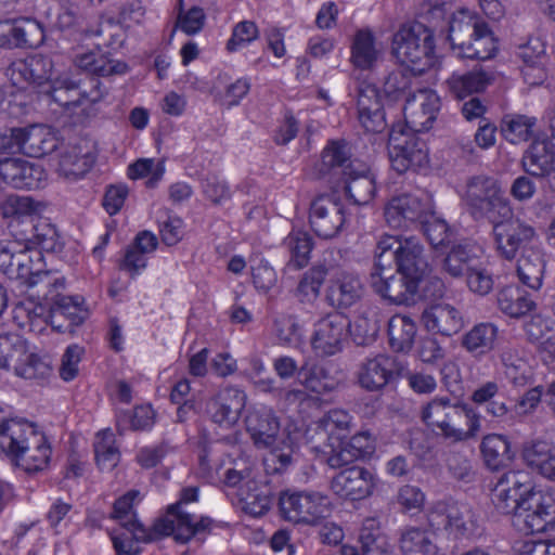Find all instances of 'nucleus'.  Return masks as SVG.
Segmentation results:
<instances>
[{"mask_svg":"<svg viewBox=\"0 0 555 555\" xmlns=\"http://www.w3.org/2000/svg\"><path fill=\"white\" fill-rule=\"evenodd\" d=\"M493 503L501 514H513L514 524L525 533L542 532L554 519L553 496L535 489L522 470H509L501 476Z\"/></svg>","mask_w":555,"mask_h":555,"instance_id":"obj_1","label":"nucleus"},{"mask_svg":"<svg viewBox=\"0 0 555 555\" xmlns=\"http://www.w3.org/2000/svg\"><path fill=\"white\" fill-rule=\"evenodd\" d=\"M421 421L437 437L451 443L474 438L480 429V417L473 406L436 396L421 408Z\"/></svg>","mask_w":555,"mask_h":555,"instance_id":"obj_2","label":"nucleus"},{"mask_svg":"<svg viewBox=\"0 0 555 555\" xmlns=\"http://www.w3.org/2000/svg\"><path fill=\"white\" fill-rule=\"evenodd\" d=\"M376 264L380 269H392L421 283L429 272L424 246L415 236L383 235L375 248Z\"/></svg>","mask_w":555,"mask_h":555,"instance_id":"obj_3","label":"nucleus"},{"mask_svg":"<svg viewBox=\"0 0 555 555\" xmlns=\"http://www.w3.org/2000/svg\"><path fill=\"white\" fill-rule=\"evenodd\" d=\"M197 499V487L183 488L179 501L168 506L164 517L155 520V530L172 535L179 543H188L191 540L203 542L211 529L212 520L209 517L197 518L184 508L185 504L196 502Z\"/></svg>","mask_w":555,"mask_h":555,"instance_id":"obj_4","label":"nucleus"},{"mask_svg":"<svg viewBox=\"0 0 555 555\" xmlns=\"http://www.w3.org/2000/svg\"><path fill=\"white\" fill-rule=\"evenodd\" d=\"M391 53L401 64L425 72L435 62L433 30L418 22L402 24L392 36Z\"/></svg>","mask_w":555,"mask_h":555,"instance_id":"obj_5","label":"nucleus"},{"mask_svg":"<svg viewBox=\"0 0 555 555\" xmlns=\"http://www.w3.org/2000/svg\"><path fill=\"white\" fill-rule=\"evenodd\" d=\"M462 198L475 220L495 221L511 212L500 182L490 176L467 179Z\"/></svg>","mask_w":555,"mask_h":555,"instance_id":"obj_6","label":"nucleus"},{"mask_svg":"<svg viewBox=\"0 0 555 555\" xmlns=\"http://www.w3.org/2000/svg\"><path fill=\"white\" fill-rule=\"evenodd\" d=\"M448 38L457 55L472 60H489L498 51L496 39L485 22L453 17Z\"/></svg>","mask_w":555,"mask_h":555,"instance_id":"obj_7","label":"nucleus"},{"mask_svg":"<svg viewBox=\"0 0 555 555\" xmlns=\"http://www.w3.org/2000/svg\"><path fill=\"white\" fill-rule=\"evenodd\" d=\"M434 530H444L455 539L472 538L478 534L480 519L474 508L462 502L439 501L427 515Z\"/></svg>","mask_w":555,"mask_h":555,"instance_id":"obj_8","label":"nucleus"},{"mask_svg":"<svg viewBox=\"0 0 555 555\" xmlns=\"http://www.w3.org/2000/svg\"><path fill=\"white\" fill-rule=\"evenodd\" d=\"M279 508L284 519L306 525L317 524L331 512L328 498L314 491H282Z\"/></svg>","mask_w":555,"mask_h":555,"instance_id":"obj_9","label":"nucleus"},{"mask_svg":"<svg viewBox=\"0 0 555 555\" xmlns=\"http://www.w3.org/2000/svg\"><path fill=\"white\" fill-rule=\"evenodd\" d=\"M499 255L506 260H514L519 251L525 254L532 247H539L535 229L519 218L490 221Z\"/></svg>","mask_w":555,"mask_h":555,"instance_id":"obj_10","label":"nucleus"},{"mask_svg":"<svg viewBox=\"0 0 555 555\" xmlns=\"http://www.w3.org/2000/svg\"><path fill=\"white\" fill-rule=\"evenodd\" d=\"M388 154L393 170L404 173L428 165V150L415 133L406 132L401 126H393L389 133Z\"/></svg>","mask_w":555,"mask_h":555,"instance_id":"obj_11","label":"nucleus"},{"mask_svg":"<svg viewBox=\"0 0 555 555\" xmlns=\"http://www.w3.org/2000/svg\"><path fill=\"white\" fill-rule=\"evenodd\" d=\"M351 334V321L340 312H330L313 324L310 345L318 357H332L344 350Z\"/></svg>","mask_w":555,"mask_h":555,"instance_id":"obj_12","label":"nucleus"},{"mask_svg":"<svg viewBox=\"0 0 555 555\" xmlns=\"http://www.w3.org/2000/svg\"><path fill=\"white\" fill-rule=\"evenodd\" d=\"M404 365L396 357L376 353L364 358L356 373L359 386L366 391H380L397 382L403 374Z\"/></svg>","mask_w":555,"mask_h":555,"instance_id":"obj_13","label":"nucleus"},{"mask_svg":"<svg viewBox=\"0 0 555 555\" xmlns=\"http://www.w3.org/2000/svg\"><path fill=\"white\" fill-rule=\"evenodd\" d=\"M349 95L354 100L358 121L366 132L380 133L387 128L380 93L374 83L357 80Z\"/></svg>","mask_w":555,"mask_h":555,"instance_id":"obj_14","label":"nucleus"},{"mask_svg":"<svg viewBox=\"0 0 555 555\" xmlns=\"http://www.w3.org/2000/svg\"><path fill=\"white\" fill-rule=\"evenodd\" d=\"M102 76H89L85 80H76L68 74L57 78L54 101L64 107L79 106L83 104H96L102 102L109 92L100 78Z\"/></svg>","mask_w":555,"mask_h":555,"instance_id":"obj_15","label":"nucleus"},{"mask_svg":"<svg viewBox=\"0 0 555 555\" xmlns=\"http://www.w3.org/2000/svg\"><path fill=\"white\" fill-rule=\"evenodd\" d=\"M345 208L335 195H320L310 204L309 222L321 238L335 237L345 224Z\"/></svg>","mask_w":555,"mask_h":555,"instance_id":"obj_16","label":"nucleus"},{"mask_svg":"<svg viewBox=\"0 0 555 555\" xmlns=\"http://www.w3.org/2000/svg\"><path fill=\"white\" fill-rule=\"evenodd\" d=\"M430 206L427 199L403 193L393 196L384 208L386 223L392 229L406 230L417 227L427 217Z\"/></svg>","mask_w":555,"mask_h":555,"instance_id":"obj_17","label":"nucleus"},{"mask_svg":"<svg viewBox=\"0 0 555 555\" xmlns=\"http://www.w3.org/2000/svg\"><path fill=\"white\" fill-rule=\"evenodd\" d=\"M390 270L380 269L376 263L374 264L370 279L373 291L390 304H413L420 283L397 272L388 274Z\"/></svg>","mask_w":555,"mask_h":555,"instance_id":"obj_18","label":"nucleus"},{"mask_svg":"<svg viewBox=\"0 0 555 555\" xmlns=\"http://www.w3.org/2000/svg\"><path fill=\"white\" fill-rule=\"evenodd\" d=\"M11 79L15 86L27 82L31 85L42 86L50 85L52 98L57 93L55 80L67 74H61L54 68L51 57L46 55H33L25 60L17 61L10 67Z\"/></svg>","mask_w":555,"mask_h":555,"instance_id":"obj_19","label":"nucleus"},{"mask_svg":"<svg viewBox=\"0 0 555 555\" xmlns=\"http://www.w3.org/2000/svg\"><path fill=\"white\" fill-rule=\"evenodd\" d=\"M440 108V99L433 90L421 89L406 98L402 107L406 128L412 132H423L431 128Z\"/></svg>","mask_w":555,"mask_h":555,"instance_id":"obj_20","label":"nucleus"},{"mask_svg":"<svg viewBox=\"0 0 555 555\" xmlns=\"http://www.w3.org/2000/svg\"><path fill=\"white\" fill-rule=\"evenodd\" d=\"M376 485L374 474L361 466L347 467L331 481L333 492L345 500L358 501L372 494Z\"/></svg>","mask_w":555,"mask_h":555,"instance_id":"obj_21","label":"nucleus"},{"mask_svg":"<svg viewBox=\"0 0 555 555\" xmlns=\"http://www.w3.org/2000/svg\"><path fill=\"white\" fill-rule=\"evenodd\" d=\"M246 404V395L236 387H224L206 402L209 418L222 427L237 423Z\"/></svg>","mask_w":555,"mask_h":555,"instance_id":"obj_22","label":"nucleus"},{"mask_svg":"<svg viewBox=\"0 0 555 555\" xmlns=\"http://www.w3.org/2000/svg\"><path fill=\"white\" fill-rule=\"evenodd\" d=\"M0 177L15 189L37 190L47 181V172L40 164L21 158L1 159Z\"/></svg>","mask_w":555,"mask_h":555,"instance_id":"obj_23","label":"nucleus"},{"mask_svg":"<svg viewBox=\"0 0 555 555\" xmlns=\"http://www.w3.org/2000/svg\"><path fill=\"white\" fill-rule=\"evenodd\" d=\"M365 287L360 276L352 272L343 271L330 280L325 299L337 312L348 310L361 301Z\"/></svg>","mask_w":555,"mask_h":555,"instance_id":"obj_24","label":"nucleus"},{"mask_svg":"<svg viewBox=\"0 0 555 555\" xmlns=\"http://www.w3.org/2000/svg\"><path fill=\"white\" fill-rule=\"evenodd\" d=\"M520 459L535 475L555 483V443L543 438L525 441Z\"/></svg>","mask_w":555,"mask_h":555,"instance_id":"obj_25","label":"nucleus"},{"mask_svg":"<svg viewBox=\"0 0 555 555\" xmlns=\"http://www.w3.org/2000/svg\"><path fill=\"white\" fill-rule=\"evenodd\" d=\"M521 164L529 176L546 179L555 191V145L547 140H534L524 153Z\"/></svg>","mask_w":555,"mask_h":555,"instance_id":"obj_26","label":"nucleus"},{"mask_svg":"<svg viewBox=\"0 0 555 555\" xmlns=\"http://www.w3.org/2000/svg\"><path fill=\"white\" fill-rule=\"evenodd\" d=\"M155 530V524L151 529L140 524L119 525L109 531V537L117 555H135L141 552L139 543H150L162 537H166Z\"/></svg>","mask_w":555,"mask_h":555,"instance_id":"obj_27","label":"nucleus"},{"mask_svg":"<svg viewBox=\"0 0 555 555\" xmlns=\"http://www.w3.org/2000/svg\"><path fill=\"white\" fill-rule=\"evenodd\" d=\"M246 430L257 448H272L279 439L280 422L272 410L255 409L246 416Z\"/></svg>","mask_w":555,"mask_h":555,"instance_id":"obj_28","label":"nucleus"},{"mask_svg":"<svg viewBox=\"0 0 555 555\" xmlns=\"http://www.w3.org/2000/svg\"><path fill=\"white\" fill-rule=\"evenodd\" d=\"M18 153L29 157H42L56 150L59 140L46 126L31 125L18 128Z\"/></svg>","mask_w":555,"mask_h":555,"instance_id":"obj_29","label":"nucleus"},{"mask_svg":"<svg viewBox=\"0 0 555 555\" xmlns=\"http://www.w3.org/2000/svg\"><path fill=\"white\" fill-rule=\"evenodd\" d=\"M422 323L428 332L448 337L459 333L464 326L462 313L449 304L435 305L424 310Z\"/></svg>","mask_w":555,"mask_h":555,"instance_id":"obj_30","label":"nucleus"},{"mask_svg":"<svg viewBox=\"0 0 555 555\" xmlns=\"http://www.w3.org/2000/svg\"><path fill=\"white\" fill-rule=\"evenodd\" d=\"M24 448L14 461V466L27 473L41 472L49 466L52 448L46 435L38 428Z\"/></svg>","mask_w":555,"mask_h":555,"instance_id":"obj_31","label":"nucleus"},{"mask_svg":"<svg viewBox=\"0 0 555 555\" xmlns=\"http://www.w3.org/2000/svg\"><path fill=\"white\" fill-rule=\"evenodd\" d=\"M481 256L482 248L476 243H454L446 254L442 268L452 278H462L480 261Z\"/></svg>","mask_w":555,"mask_h":555,"instance_id":"obj_32","label":"nucleus"},{"mask_svg":"<svg viewBox=\"0 0 555 555\" xmlns=\"http://www.w3.org/2000/svg\"><path fill=\"white\" fill-rule=\"evenodd\" d=\"M37 206L29 196L10 195L0 205V216L9 220L8 228L12 237H16V231L24 230L26 222H34Z\"/></svg>","mask_w":555,"mask_h":555,"instance_id":"obj_33","label":"nucleus"},{"mask_svg":"<svg viewBox=\"0 0 555 555\" xmlns=\"http://www.w3.org/2000/svg\"><path fill=\"white\" fill-rule=\"evenodd\" d=\"M24 225V230L16 231V237L24 240L25 243L38 248L41 253L61 250L59 233L48 220L37 218L34 222H26Z\"/></svg>","mask_w":555,"mask_h":555,"instance_id":"obj_34","label":"nucleus"},{"mask_svg":"<svg viewBox=\"0 0 555 555\" xmlns=\"http://www.w3.org/2000/svg\"><path fill=\"white\" fill-rule=\"evenodd\" d=\"M299 384L308 391L325 395L334 391L339 380L331 374L330 366L315 362L305 361L299 369Z\"/></svg>","mask_w":555,"mask_h":555,"instance_id":"obj_35","label":"nucleus"},{"mask_svg":"<svg viewBox=\"0 0 555 555\" xmlns=\"http://www.w3.org/2000/svg\"><path fill=\"white\" fill-rule=\"evenodd\" d=\"M499 310L506 317L520 319L537 308L532 296L517 285H507L496 295Z\"/></svg>","mask_w":555,"mask_h":555,"instance_id":"obj_36","label":"nucleus"},{"mask_svg":"<svg viewBox=\"0 0 555 555\" xmlns=\"http://www.w3.org/2000/svg\"><path fill=\"white\" fill-rule=\"evenodd\" d=\"M499 328L491 322L475 324L461 337V346L473 357L481 358L493 350Z\"/></svg>","mask_w":555,"mask_h":555,"instance_id":"obj_37","label":"nucleus"},{"mask_svg":"<svg viewBox=\"0 0 555 555\" xmlns=\"http://www.w3.org/2000/svg\"><path fill=\"white\" fill-rule=\"evenodd\" d=\"M545 259L542 248L532 247L521 254L517 262V275L522 285L539 291L543 284Z\"/></svg>","mask_w":555,"mask_h":555,"instance_id":"obj_38","label":"nucleus"},{"mask_svg":"<svg viewBox=\"0 0 555 555\" xmlns=\"http://www.w3.org/2000/svg\"><path fill=\"white\" fill-rule=\"evenodd\" d=\"M480 451L485 464L491 470L507 467L514 460L515 453L511 450L507 437L499 434H489L482 438Z\"/></svg>","mask_w":555,"mask_h":555,"instance_id":"obj_39","label":"nucleus"},{"mask_svg":"<svg viewBox=\"0 0 555 555\" xmlns=\"http://www.w3.org/2000/svg\"><path fill=\"white\" fill-rule=\"evenodd\" d=\"M493 80V73L478 69L463 75H452L447 80V85L451 94L462 100L473 93L485 91Z\"/></svg>","mask_w":555,"mask_h":555,"instance_id":"obj_40","label":"nucleus"},{"mask_svg":"<svg viewBox=\"0 0 555 555\" xmlns=\"http://www.w3.org/2000/svg\"><path fill=\"white\" fill-rule=\"evenodd\" d=\"M417 326L415 321L405 314H395L388 322L389 346L395 352H409L415 341Z\"/></svg>","mask_w":555,"mask_h":555,"instance_id":"obj_41","label":"nucleus"},{"mask_svg":"<svg viewBox=\"0 0 555 555\" xmlns=\"http://www.w3.org/2000/svg\"><path fill=\"white\" fill-rule=\"evenodd\" d=\"M501 361L504 366V376L514 388H524L533 383L534 374L531 365L518 356L516 349H504Z\"/></svg>","mask_w":555,"mask_h":555,"instance_id":"obj_42","label":"nucleus"},{"mask_svg":"<svg viewBox=\"0 0 555 555\" xmlns=\"http://www.w3.org/2000/svg\"><path fill=\"white\" fill-rule=\"evenodd\" d=\"M380 57V51L376 48L375 38L370 30H359L351 46L350 62L356 68L362 70L372 69Z\"/></svg>","mask_w":555,"mask_h":555,"instance_id":"obj_43","label":"nucleus"},{"mask_svg":"<svg viewBox=\"0 0 555 555\" xmlns=\"http://www.w3.org/2000/svg\"><path fill=\"white\" fill-rule=\"evenodd\" d=\"M359 541L362 555H393V548L375 518H366L363 521Z\"/></svg>","mask_w":555,"mask_h":555,"instance_id":"obj_44","label":"nucleus"},{"mask_svg":"<svg viewBox=\"0 0 555 555\" xmlns=\"http://www.w3.org/2000/svg\"><path fill=\"white\" fill-rule=\"evenodd\" d=\"M75 64L91 76L111 77L124 75L129 70V66L125 62L109 59L105 54L98 55L93 52L77 56Z\"/></svg>","mask_w":555,"mask_h":555,"instance_id":"obj_45","label":"nucleus"},{"mask_svg":"<svg viewBox=\"0 0 555 555\" xmlns=\"http://www.w3.org/2000/svg\"><path fill=\"white\" fill-rule=\"evenodd\" d=\"M399 546L404 555H437L438 552L433 533L417 527L402 531Z\"/></svg>","mask_w":555,"mask_h":555,"instance_id":"obj_46","label":"nucleus"},{"mask_svg":"<svg viewBox=\"0 0 555 555\" xmlns=\"http://www.w3.org/2000/svg\"><path fill=\"white\" fill-rule=\"evenodd\" d=\"M343 177L348 198L354 205H367L376 192L374 178L370 173L358 172L354 169Z\"/></svg>","mask_w":555,"mask_h":555,"instance_id":"obj_47","label":"nucleus"},{"mask_svg":"<svg viewBox=\"0 0 555 555\" xmlns=\"http://www.w3.org/2000/svg\"><path fill=\"white\" fill-rule=\"evenodd\" d=\"M21 261L17 263L14 274L11 280H18L22 284L28 287L36 286L37 279L44 271V261L41 250L34 246L26 244L25 251L21 256Z\"/></svg>","mask_w":555,"mask_h":555,"instance_id":"obj_48","label":"nucleus"},{"mask_svg":"<svg viewBox=\"0 0 555 555\" xmlns=\"http://www.w3.org/2000/svg\"><path fill=\"white\" fill-rule=\"evenodd\" d=\"M349 150L345 142L333 141L322 152L323 173L344 177L352 170Z\"/></svg>","mask_w":555,"mask_h":555,"instance_id":"obj_49","label":"nucleus"},{"mask_svg":"<svg viewBox=\"0 0 555 555\" xmlns=\"http://www.w3.org/2000/svg\"><path fill=\"white\" fill-rule=\"evenodd\" d=\"M327 273V268L324 264H318L301 275L295 291V296L300 304L312 305L319 298Z\"/></svg>","mask_w":555,"mask_h":555,"instance_id":"obj_50","label":"nucleus"},{"mask_svg":"<svg viewBox=\"0 0 555 555\" xmlns=\"http://www.w3.org/2000/svg\"><path fill=\"white\" fill-rule=\"evenodd\" d=\"M92 157L77 145H70L60 155L59 171L68 179L83 177L92 166Z\"/></svg>","mask_w":555,"mask_h":555,"instance_id":"obj_51","label":"nucleus"},{"mask_svg":"<svg viewBox=\"0 0 555 555\" xmlns=\"http://www.w3.org/2000/svg\"><path fill=\"white\" fill-rule=\"evenodd\" d=\"M524 331L528 340L539 345L548 352L555 351L554 321L541 314L532 315L524 324Z\"/></svg>","mask_w":555,"mask_h":555,"instance_id":"obj_52","label":"nucleus"},{"mask_svg":"<svg viewBox=\"0 0 555 555\" xmlns=\"http://www.w3.org/2000/svg\"><path fill=\"white\" fill-rule=\"evenodd\" d=\"M537 118L527 115H507L503 119L502 132L507 141L518 144L528 141L534 133Z\"/></svg>","mask_w":555,"mask_h":555,"instance_id":"obj_53","label":"nucleus"},{"mask_svg":"<svg viewBox=\"0 0 555 555\" xmlns=\"http://www.w3.org/2000/svg\"><path fill=\"white\" fill-rule=\"evenodd\" d=\"M14 373L25 379L44 380L52 372L48 361L35 353L21 352L12 366Z\"/></svg>","mask_w":555,"mask_h":555,"instance_id":"obj_54","label":"nucleus"},{"mask_svg":"<svg viewBox=\"0 0 555 555\" xmlns=\"http://www.w3.org/2000/svg\"><path fill=\"white\" fill-rule=\"evenodd\" d=\"M54 319L64 318L74 330L88 318V309L85 308V299L81 296H64L54 304Z\"/></svg>","mask_w":555,"mask_h":555,"instance_id":"obj_55","label":"nucleus"},{"mask_svg":"<svg viewBox=\"0 0 555 555\" xmlns=\"http://www.w3.org/2000/svg\"><path fill=\"white\" fill-rule=\"evenodd\" d=\"M372 449L370 435L361 433L354 435L348 444L343 447L338 452L332 454L327 463L331 467L337 468L350 463L353 459L362 457Z\"/></svg>","mask_w":555,"mask_h":555,"instance_id":"obj_56","label":"nucleus"},{"mask_svg":"<svg viewBox=\"0 0 555 555\" xmlns=\"http://www.w3.org/2000/svg\"><path fill=\"white\" fill-rule=\"evenodd\" d=\"M94 453L96 464L102 470H111L117 465L120 454L115 444V436L109 429L98 433L94 441Z\"/></svg>","mask_w":555,"mask_h":555,"instance_id":"obj_57","label":"nucleus"},{"mask_svg":"<svg viewBox=\"0 0 555 555\" xmlns=\"http://www.w3.org/2000/svg\"><path fill=\"white\" fill-rule=\"evenodd\" d=\"M284 245L291 254L288 266L294 269L304 268L312 250V238L306 232H292L284 240Z\"/></svg>","mask_w":555,"mask_h":555,"instance_id":"obj_58","label":"nucleus"},{"mask_svg":"<svg viewBox=\"0 0 555 555\" xmlns=\"http://www.w3.org/2000/svg\"><path fill=\"white\" fill-rule=\"evenodd\" d=\"M165 166L163 163L155 162L152 158H141L128 166L127 175L130 179L137 180L147 178L145 184L147 188H155L163 179Z\"/></svg>","mask_w":555,"mask_h":555,"instance_id":"obj_59","label":"nucleus"},{"mask_svg":"<svg viewBox=\"0 0 555 555\" xmlns=\"http://www.w3.org/2000/svg\"><path fill=\"white\" fill-rule=\"evenodd\" d=\"M413 82V75L410 70L397 68L391 70L384 80L385 95L392 101L410 96V89Z\"/></svg>","mask_w":555,"mask_h":555,"instance_id":"obj_60","label":"nucleus"},{"mask_svg":"<svg viewBox=\"0 0 555 555\" xmlns=\"http://www.w3.org/2000/svg\"><path fill=\"white\" fill-rule=\"evenodd\" d=\"M26 244L24 240L13 237L0 241V270L11 279L21 261Z\"/></svg>","mask_w":555,"mask_h":555,"instance_id":"obj_61","label":"nucleus"},{"mask_svg":"<svg viewBox=\"0 0 555 555\" xmlns=\"http://www.w3.org/2000/svg\"><path fill=\"white\" fill-rule=\"evenodd\" d=\"M18 24V49L39 48L46 38L41 23L35 18H17Z\"/></svg>","mask_w":555,"mask_h":555,"instance_id":"obj_62","label":"nucleus"},{"mask_svg":"<svg viewBox=\"0 0 555 555\" xmlns=\"http://www.w3.org/2000/svg\"><path fill=\"white\" fill-rule=\"evenodd\" d=\"M206 14L201 7L194 5L189 10L183 9L182 0L179 2L176 28L189 36L202 31L205 26Z\"/></svg>","mask_w":555,"mask_h":555,"instance_id":"obj_63","label":"nucleus"},{"mask_svg":"<svg viewBox=\"0 0 555 555\" xmlns=\"http://www.w3.org/2000/svg\"><path fill=\"white\" fill-rule=\"evenodd\" d=\"M89 36L101 37L102 44L117 50L122 47L126 40V31L119 22L106 18L99 23L96 29L89 30Z\"/></svg>","mask_w":555,"mask_h":555,"instance_id":"obj_64","label":"nucleus"}]
</instances>
